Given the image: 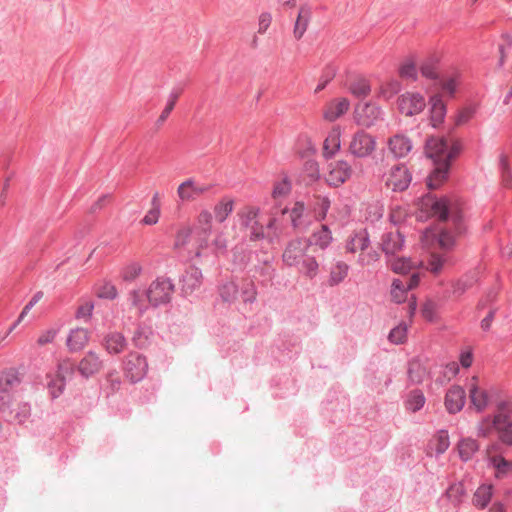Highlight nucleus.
I'll use <instances>...</instances> for the list:
<instances>
[{
	"instance_id": "nucleus-1",
	"label": "nucleus",
	"mask_w": 512,
	"mask_h": 512,
	"mask_svg": "<svg viewBox=\"0 0 512 512\" xmlns=\"http://www.w3.org/2000/svg\"><path fill=\"white\" fill-rule=\"evenodd\" d=\"M419 209L428 217L436 218L439 221L451 223L453 231L441 230L436 234L432 230H426L421 241L424 246L436 245L443 251L451 250L456 243V236L463 232L462 226V204L456 196H436L427 194L418 203Z\"/></svg>"
},
{
	"instance_id": "nucleus-2",
	"label": "nucleus",
	"mask_w": 512,
	"mask_h": 512,
	"mask_svg": "<svg viewBox=\"0 0 512 512\" xmlns=\"http://www.w3.org/2000/svg\"><path fill=\"white\" fill-rule=\"evenodd\" d=\"M310 243L307 239L296 238L288 242L282 260L288 267H296L308 279H313L319 272V263L315 257L307 254Z\"/></svg>"
},
{
	"instance_id": "nucleus-3",
	"label": "nucleus",
	"mask_w": 512,
	"mask_h": 512,
	"mask_svg": "<svg viewBox=\"0 0 512 512\" xmlns=\"http://www.w3.org/2000/svg\"><path fill=\"white\" fill-rule=\"evenodd\" d=\"M470 408L477 413L488 409L492 403L495 389L487 387L477 376H473L467 383Z\"/></svg>"
},
{
	"instance_id": "nucleus-4",
	"label": "nucleus",
	"mask_w": 512,
	"mask_h": 512,
	"mask_svg": "<svg viewBox=\"0 0 512 512\" xmlns=\"http://www.w3.org/2000/svg\"><path fill=\"white\" fill-rule=\"evenodd\" d=\"M427 106L424 95L415 91H406L396 99V109L404 117H414L422 113Z\"/></svg>"
},
{
	"instance_id": "nucleus-5",
	"label": "nucleus",
	"mask_w": 512,
	"mask_h": 512,
	"mask_svg": "<svg viewBox=\"0 0 512 512\" xmlns=\"http://www.w3.org/2000/svg\"><path fill=\"white\" fill-rule=\"evenodd\" d=\"M174 292V285L169 278L158 277L151 282L146 290L148 302L152 306L166 304L171 300Z\"/></svg>"
},
{
	"instance_id": "nucleus-6",
	"label": "nucleus",
	"mask_w": 512,
	"mask_h": 512,
	"mask_svg": "<svg viewBox=\"0 0 512 512\" xmlns=\"http://www.w3.org/2000/svg\"><path fill=\"white\" fill-rule=\"evenodd\" d=\"M376 148V138L363 130H359L352 135L348 151L356 158H367L376 151Z\"/></svg>"
},
{
	"instance_id": "nucleus-7",
	"label": "nucleus",
	"mask_w": 512,
	"mask_h": 512,
	"mask_svg": "<svg viewBox=\"0 0 512 512\" xmlns=\"http://www.w3.org/2000/svg\"><path fill=\"white\" fill-rule=\"evenodd\" d=\"M412 180L409 169L404 164H397L385 175V186L393 191H404Z\"/></svg>"
},
{
	"instance_id": "nucleus-8",
	"label": "nucleus",
	"mask_w": 512,
	"mask_h": 512,
	"mask_svg": "<svg viewBox=\"0 0 512 512\" xmlns=\"http://www.w3.org/2000/svg\"><path fill=\"white\" fill-rule=\"evenodd\" d=\"M148 370V364L144 357L136 353H130L124 364V373L132 383L142 380Z\"/></svg>"
},
{
	"instance_id": "nucleus-9",
	"label": "nucleus",
	"mask_w": 512,
	"mask_h": 512,
	"mask_svg": "<svg viewBox=\"0 0 512 512\" xmlns=\"http://www.w3.org/2000/svg\"><path fill=\"white\" fill-rule=\"evenodd\" d=\"M382 109L371 102L359 104L354 109V119L357 124L365 127L373 126L381 117Z\"/></svg>"
},
{
	"instance_id": "nucleus-10",
	"label": "nucleus",
	"mask_w": 512,
	"mask_h": 512,
	"mask_svg": "<svg viewBox=\"0 0 512 512\" xmlns=\"http://www.w3.org/2000/svg\"><path fill=\"white\" fill-rule=\"evenodd\" d=\"M425 153L434 163H450L452 153L443 138L431 137L426 141Z\"/></svg>"
},
{
	"instance_id": "nucleus-11",
	"label": "nucleus",
	"mask_w": 512,
	"mask_h": 512,
	"mask_svg": "<svg viewBox=\"0 0 512 512\" xmlns=\"http://www.w3.org/2000/svg\"><path fill=\"white\" fill-rule=\"evenodd\" d=\"M352 171V167L347 161H334L329 164L326 180L329 185L338 187L351 177Z\"/></svg>"
},
{
	"instance_id": "nucleus-12",
	"label": "nucleus",
	"mask_w": 512,
	"mask_h": 512,
	"mask_svg": "<svg viewBox=\"0 0 512 512\" xmlns=\"http://www.w3.org/2000/svg\"><path fill=\"white\" fill-rule=\"evenodd\" d=\"M210 187L200 184L194 179L183 181L177 188V196L182 202H193L200 196L206 194Z\"/></svg>"
},
{
	"instance_id": "nucleus-13",
	"label": "nucleus",
	"mask_w": 512,
	"mask_h": 512,
	"mask_svg": "<svg viewBox=\"0 0 512 512\" xmlns=\"http://www.w3.org/2000/svg\"><path fill=\"white\" fill-rule=\"evenodd\" d=\"M73 374V364L69 361H63L58 366V371L54 378L48 382V389L52 397L56 398L62 394L65 381Z\"/></svg>"
},
{
	"instance_id": "nucleus-14",
	"label": "nucleus",
	"mask_w": 512,
	"mask_h": 512,
	"mask_svg": "<svg viewBox=\"0 0 512 512\" xmlns=\"http://www.w3.org/2000/svg\"><path fill=\"white\" fill-rule=\"evenodd\" d=\"M387 147L395 158H404L411 152L413 144L407 135L396 133L388 138Z\"/></svg>"
},
{
	"instance_id": "nucleus-15",
	"label": "nucleus",
	"mask_w": 512,
	"mask_h": 512,
	"mask_svg": "<svg viewBox=\"0 0 512 512\" xmlns=\"http://www.w3.org/2000/svg\"><path fill=\"white\" fill-rule=\"evenodd\" d=\"M419 284L418 274H413L409 280L403 281L401 279H395L392 282L390 291L391 299L395 303H402L407 300L408 290L413 289Z\"/></svg>"
},
{
	"instance_id": "nucleus-16",
	"label": "nucleus",
	"mask_w": 512,
	"mask_h": 512,
	"mask_svg": "<svg viewBox=\"0 0 512 512\" xmlns=\"http://www.w3.org/2000/svg\"><path fill=\"white\" fill-rule=\"evenodd\" d=\"M259 215V208L254 206L243 207L239 212L238 216L241 223L249 227L252 231V236L258 239L263 236V228L258 224L257 217Z\"/></svg>"
},
{
	"instance_id": "nucleus-17",
	"label": "nucleus",
	"mask_w": 512,
	"mask_h": 512,
	"mask_svg": "<svg viewBox=\"0 0 512 512\" xmlns=\"http://www.w3.org/2000/svg\"><path fill=\"white\" fill-rule=\"evenodd\" d=\"M466 401L465 390L458 385L451 386L445 396V407L451 414L460 412Z\"/></svg>"
},
{
	"instance_id": "nucleus-18",
	"label": "nucleus",
	"mask_w": 512,
	"mask_h": 512,
	"mask_svg": "<svg viewBox=\"0 0 512 512\" xmlns=\"http://www.w3.org/2000/svg\"><path fill=\"white\" fill-rule=\"evenodd\" d=\"M350 108L347 98H336L329 101L323 108V118L328 122H334L343 116Z\"/></svg>"
},
{
	"instance_id": "nucleus-19",
	"label": "nucleus",
	"mask_w": 512,
	"mask_h": 512,
	"mask_svg": "<svg viewBox=\"0 0 512 512\" xmlns=\"http://www.w3.org/2000/svg\"><path fill=\"white\" fill-rule=\"evenodd\" d=\"M90 331L83 327H76L69 331L66 339V345L70 351H80L88 343Z\"/></svg>"
},
{
	"instance_id": "nucleus-20",
	"label": "nucleus",
	"mask_w": 512,
	"mask_h": 512,
	"mask_svg": "<svg viewBox=\"0 0 512 512\" xmlns=\"http://www.w3.org/2000/svg\"><path fill=\"white\" fill-rule=\"evenodd\" d=\"M429 120L432 127L437 128L445 119L446 106L442 100L441 95L435 94L429 99Z\"/></svg>"
},
{
	"instance_id": "nucleus-21",
	"label": "nucleus",
	"mask_w": 512,
	"mask_h": 512,
	"mask_svg": "<svg viewBox=\"0 0 512 512\" xmlns=\"http://www.w3.org/2000/svg\"><path fill=\"white\" fill-rule=\"evenodd\" d=\"M202 280V271L198 267L191 266L182 277V289L185 293H192L200 287Z\"/></svg>"
},
{
	"instance_id": "nucleus-22",
	"label": "nucleus",
	"mask_w": 512,
	"mask_h": 512,
	"mask_svg": "<svg viewBox=\"0 0 512 512\" xmlns=\"http://www.w3.org/2000/svg\"><path fill=\"white\" fill-rule=\"evenodd\" d=\"M235 207V200L232 197H222L213 207V216L218 223L225 222L232 214Z\"/></svg>"
},
{
	"instance_id": "nucleus-23",
	"label": "nucleus",
	"mask_w": 512,
	"mask_h": 512,
	"mask_svg": "<svg viewBox=\"0 0 512 512\" xmlns=\"http://www.w3.org/2000/svg\"><path fill=\"white\" fill-rule=\"evenodd\" d=\"M102 368V362L100 361L97 354L94 352H88L86 356L80 361L78 370L85 376H91L100 371Z\"/></svg>"
},
{
	"instance_id": "nucleus-24",
	"label": "nucleus",
	"mask_w": 512,
	"mask_h": 512,
	"mask_svg": "<svg viewBox=\"0 0 512 512\" xmlns=\"http://www.w3.org/2000/svg\"><path fill=\"white\" fill-rule=\"evenodd\" d=\"M403 246V236L398 231H391L382 237V249L386 254H395Z\"/></svg>"
},
{
	"instance_id": "nucleus-25",
	"label": "nucleus",
	"mask_w": 512,
	"mask_h": 512,
	"mask_svg": "<svg viewBox=\"0 0 512 512\" xmlns=\"http://www.w3.org/2000/svg\"><path fill=\"white\" fill-rule=\"evenodd\" d=\"M497 432L499 439L506 445H512V420L505 414H496Z\"/></svg>"
},
{
	"instance_id": "nucleus-26",
	"label": "nucleus",
	"mask_w": 512,
	"mask_h": 512,
	"mask_svg": "<svg viewBox=\"0 0 512 512\" xmlns=\"http://www.w3.org/2000/svg\"><path fill=\"white\" fill-rule=\"evenodd\" d=\"M369 245L368 233L366 230L354 232L346 242V251L356 253L365 250Z\"/></svg>"
},
{
	"instance_id": "nucleus-27",
	"label": "nucleus",
	"mask_w": 512,
	"mask_h": 512,
	"mask_svg": "<svg viewBox=\"0 0 512 512\" xmlns=\"http://www.w3.org/2000/svg\"><path fill=\"white\" fill-rule=\"evenodd\" d=\"M435 168L427 178L429 189H437L446 180L450 163H434Z\"/></svg>"
},
{
	"instance_id": "nucleus-28",
	"label": "nucleus",
	"mask_w": 512,
	"mask_h": 512,
	"mask_svg": "<svg viewBox=\"0 0 512 512\" xmlns=\"http://www.w3.org/2000/svg\"><path fill=\"white\" fill-rule=\"evenodd\" d=\"M311 18V10L306 6H301L294 24V38L300 40L305 34Z\"/></svg>"
},
{
	"instance_id": "nucleus-29",
	"label": "nucleus",
	"mask_w": 512,
	"mask_h": 512,
	"mask_svg": "<svg viewBox=\"0 0 512 512\" xmlns=\"http://www.w3.org/2000/svg\"><path fill=\"white\" fill-rule=\"evenodd\" d=\"M398 73L404 80L416 81L418 78L416 57L414 55L406 57L400 64Z\"/></svg>"
},
{
	"instance_id": "nucleus-30",
	"label": "nucleus",
	"mask_w": 512,
	"mask_h": 512,
	"mask_svg": "<svg viewBox=\"0 0 512 512\" xmlns=\"http://www.w3.org/2000/svg\"><path fill=\"white\" fill-rule=\"evenodd\" d=\"M402 88L401 82L395 78L382 81L377 89V97L389 100L400 92Z\"/></svg>"
},
{
	"instance_id": "nucleus-31",
	"label": "nucleus",
	"mask_w": 512,
	"mask_h": 512,
	"mask_svg": "<svg viewBox=\"0 0 512 512\" xmlns=\"http://www.w3.org/2000/svg\"><path fill=\"white\" fill-rule=\"evenodd\" d=\"M441 59L439 53L428 55L420 64V72L423 77L428 79H436L438 77L437 65Z\"/></svg>"
},
{
	"instance_id": "nucleus-32",
	"label": "nucleus",
	"mask_w": 512,
	"mask_h": 512,
	"mask_svg": "<svg viewBox=\"0 0 512 512\" xmlns=\"http://www.w3.org/2000/svg\"><path fill=\"white\" fill-rule=\"evenodd\" d=\"M341 130L333 127L327 138L324 140L323 153L326 157H332L341 147Z\"/></svg>"
},
{
	"instance_id": "nucleus-33",
	"label": "nucleus",
	"mask_w": 512,
	"mask_h": 512,
	"mask_svg": "<svg viewBox=\"0 0 512 512\" xmlns=\"http://www.w3.org/2000/svg\"><path fill=\"white\" fill-rule=\"evenodd\" d=\"M493 496V485L482 484L475 491L472 504L478 509H484L487 507Z\"/></svg>"
},
{
	"instance_id": "nucleus-34",
	"label": "nucleus",
	"mask_w": 512,
	"mask_h": 512,
	"mask_svg": "<svg viewBox=\"0 0 512 512\" xmlns=\"http://www.w3.org/2000/svg\"><path fill=\"white\" fill-rule=\"evenodd\" d=\"M311 245L318 246L320 249L327 248L332 241V233L327 225H321L318 231H315L309 239Z\"/></svg>"
},
{
	"instance_id": "nucleus-35",
	"label": "nucleus",
	"mask_w": 512,
	"mask_h": 512,
	"mask_svg": "<svg viewBox=\"0 0 512 512\" xmlns=\"http://www.w3.org/2000/svg\"><path fill=\"white\" fill-rule=\"evenodd\" d=\"M20 376L16 369L9 368L0 372V390L10 392L11 389L19 385Z\"/></svg>"
},
{
	"instance_id": "nucleus-36",
	"label": "nucleus",
	"mask_w": 512,
	"mask_h": 512,
	"mask_svg": "<svg viewBox=\"0 0 512 512\" xmlns=\"http://www.w3.org/2000/svg\"><path fill=\"white\" fill-rule=\"evenodd\" d=\"M446 262V257L435 252H431L426 263L420 262L419 264L425 267V269L430 273L438 275L443 270Z\"/></svg>"
},
{
	"instance_id": "nucleus-37",
	"label": "nucleus",
	"mask_w": 512,
	"mask_h": 512,
	"mask_svg": "<svg viewBox=\"0 0 512 512\" xmlns=\"http://www.w3.org/2000/svg\"><path fill=\"white\" fill-rule=\"evenodd\" d=\"M104 345L109 353L118 354L126 347V341L120 333H110L105 337Z\"/></svg>"
},
{
	"instance_id": "nucleus-38",
	"label": "nucleus",
	"mask_w": 512,
	"mask_h": 512,
	"mask_svg": "<svg viewBox=\"0 0 512 512\" xmlns=\"http://www.w3.org/2000/svg\"><path fill=\"white\" fill-rule=\"evenodd\" d=\"M426 402V398L421 390H412L407 395L405 407L408 411L415 413L422 409Z\"/></svg>"
},
{
	"instance_id": "nucleus-39",
	"label": "nucleus",
	"mask_w": 512,
	"mask_h": 512,
	"mask_svg": "<svg viewBox=\"0 0 512 512\" xmlns=\"http://www.w3.org/2000/svg\"><path fill=\"white\" fill-rule=\"evenodd\" d=\"M490 461L497 478L501 479L512 473V461H508L502 456H493Z\"/></svg>"
},
{
	"instance_id": "nucleus-40",
	"label": "nucleus",
	"mask_w": 512,
	"mask_h": 512,
	"mask_svg": "<svg viewBox=\"0 0 512 512\" xmlns=\"http://www.w3.org/2000/svg\"><path fill=\"white\" fill-rule=\"evenodd\" d=\"M496 414L493 417L487 416L482 418L476 425L478 437H489L494 430H497Z\"/></svg>"
},
{
	"instance_id": "nucleus-41",
	"label": "nucleus",
	"mask_w": 512,
	"mask_h": 512,
	"mask_svg": "<svg viewBox=\"0 0 512 512\" xmlns=\"http://www.w3.org/2000/svg\"><path fill=\"white\" fill-rule=\"evenodd\" d=\"M349 91L358 98H364L370 94L371 85L367 79L359 77L350 83Z\"/></svg>"
},
{
	"instance_id": "nucleus-42",
	"label": "nucleus",
	"mask_w": 512,
	"mask_h": 512,
	"mask_svg": "<svg viewBox=\"0 0 512 512\" xmlns=\"http://www.w3.org/2000/svg\"><path fill=\"white\" fill-rule=\"evenodd\" d=\"M429 372L425 366L419 362H412L409 365L408 377L414 384H421L428 377Z\"/></svg>"
},
{
	"instance_id": "nucleus-43",
	"label": "nucleus",
	"mask_w": 512,
	"mask_h": 512,
	"mask_svg": "<svg viewBox=\"0 0 512 512\" xmlns=\"http://www.w3.org/2000/svg\"><path fill=\"white\" fill-rule=\"evenodd\" d=\"M478 448L479 445L476 440L471 438L463 439L458 443L459 456L464 461L471 459Z\"/></svg>"
},
{
	"instance_id": "nucleus-44",
	"label": "nucleus",
	"mask_w": 512,
	"mask_h": 512,
	"mask_svg": "<svg viewBox=\"0 0 512 512\" xmlns=\"http://www.w3.org/2000/svg\"><path fill=\"white\" fill-rule=\"evenodd\" d=\"M240 282L227 281L220 288V296L225 302H234L238 298Z\"/></svg>"
},
{
	"instance_id": "nucleus-45",
	"label": "nucleus",
	"mask_w": 512,
	"mask_h": 512,
	"mask_svg": "<svg viewBox=\"0 0 512 512\" xmlns=\"http://www.w3.org/2000/svg\"><path fill=\"white\" fill-rule=\"evenodd\" d=\"M450 445L449 435L447 431H439L431 440L430 448L435 450L436 453H444Z\"/></svg>"
},
{
	"instance_id": "nucleus-46",
	"label": "nucleus",
	"mask_w": 512,
	"mask_h": 512,
	"mask_svg": "<svg viewBox=\"0 0 512 512\" xmlns=\"http://www.w3.org/2000/svg\"><path fill=\"white\" fill-rule=\"evenodd\" d=\"M192 232H193V230H192L191 226H189V225L181 226L177 230L176 235H175L174 248L181 249V248L185 247L190 242Z\"/></svg>"
},
{
	"instance_id": "nucleus-47",
	"label": "nucleus",
	"mask_w": 512,
	"mask_h": 512,
	"mask_svg": "<svg viewBox=\"0 0 512 512\" xmlns=\"http://www.w3.org/2000/svg\"><path fill=\"white\" fill-rule=\"evenodd\" d=\"M43 298V292H37L31 300L25 305L17 320L10 326L8 330V334H10L14 329L25 319L29 311Z\"/></svg>"
},
{
	"instance_id": "nucleus-48",
	"label": "nucleus",
	"mask_w": 512,
	"mask_h": 512,
	"mask_svg": "<svg viewBox=\"0 0 512 512\" xmlns=\"http://www.w3.org/2000/svg\"><path fill=\"white\" fill-rule=\"evenodd\" d=\"M331 202L328 197L322 195L315 196L314 211L318 220H324L330 208Z\"/></svg>"
},
{
	"instance_id": "nucleus-49",
	"label": "nucleus",
	"mask_w": 512,
	"mask_h": 512,
	"mask_svg": "<svg viewBox=\"0 0 512 512\" xmlns=\"http://www.w3.org/2000/svg\"><path fill=\"white\" fill-rule=\"evenodd\" d=\"M129 301L131 302V305L140 313L142 314L148 307V300L146 293H142L138 290H133L129 295Z\"/></svg>"
},
{
	"instance_id": "nucleus-50",
	"label": "nucleus",
	"mask_w": 512,
	"mask_h": 512,
	"mask_svg": "<svg viewBox=\"0 0 512 512\" xmlns=\"http://www.w3.org/2000/svg\"><path fill=\"white\" fill-rule=\"evenodd\" d=\"M291 188V182L289 181L288 178L285 177L274 184L272 190V197L275 200L287 197L291 192Z\"/></svg>"
},
{
	"instance_id": "nucleus-51",
	"label": "nucleus",
	"mask_w": 512,
	"mask_h": 512,
	"mask_svg": "<svg viewBox=\"0 0 512 512\" xmlns=\"http://www.w3.org/2000/svg\"><path fill=\"white\" fill-rule=\"evenodd\" d=\"M349 266L344 262H338L333 269L331 270L330 274V281L331 284H339L342 282L345 277L348 274Z\"/></svg>"
},
{
	"instance_id": "nucleus-52",
	"label": "nucleus",
	"mask_w": 512,
	"mask_h": 512,
	"mask_svg": "<svg viewBox=\"0 0 512 512\" xmlns=\"http://www.w3.org/2000/svg\"><path fill=\"white\" fill-rule=\"evenodd\" d=\"M390 266L395 273L406 274L412 268L416 267V264L412 263L411 260L402 257L391 260Z\"/></svg>"
},
{
	"instance_id": "nucleus-53",
	"label": "nucleus",
	"mask_w": 512,
	"mask_h": 512,
	"mask_svg": "<svg viewBox=\"0 0 512 512\" xmlns=\"http://www.w3.org/2000/svg\"><path fill=\"white\" fill-rule=\"evenodd\" d=\"M121 387V378L117 372H111L106 377V385L104 387V391L107 396L112 395L119 391Z\"/></svg>"
},
{
	"instance_id": "nucleus-54",
	"label": "nucleus",
	"mask_w": 512,
	"mask_h": 512,
	"mask_svg": "<svg viewBox=\"0 0 512 512\" xmlns=\"http://www.w3.org/2000/svg\"><path fill=\"white\" fill-rule=\"evenodd\" d=\"M213 213L208 209H202L197 215V225L204 232H209L212 228Z\"/></svg>"
},
{
	"instance_id": "nucleus-55",
	"label": "nucleus",
	"mask_w": 512,
	"mask_h": 512,
	"mask_svg": "<svg viewBox=\"0 0 512 512\" xmlns=\"http://www.w3.org/2000/svg\"><path fill=\"white\" fill-rule=\"evenodd\" d=\"M477 111V105L470 104L468 106L463 107L456 118V124L457 125H464L468 123L476 114Z\"/></svg>"
},
{
	"instance_id": "nucleus-56",
	"label": "nucleus",
	"mask_w": 512,
	"mask_h": 512,
	"mask_svg": "<svg viewBox=\"0 0 512 512\" xmlns=\"http://www.w3.org/2000/svg\"><path fill=\"white\" fill-rule=\"evenodd\" d=\"M160 215L159 202L157 200V196L155 195L152 199V208L148 211V213L143 218V222L147 225L156 224L158 222Z\"/></svg>"
},
{
	"instance_id": "nucleus-57",
	"label": "nucleus",
	"mask_w": 512,
	"mask_h": 512,
	"mask_svg": "<svg viewBox=\"0 0 512 512\" xmlns=\"http://www.w3.org/2000/svg\"><path fill=\"white\" fill-rule=\"evenodd\" d=\"M58 333L59 328L54 327L42 331L37 338V344L39 346H45L47 344L52 343L57 337Z\"/></svg>"
},
{
	"instance_id": "nucleus-58",
	"label": "nucleus",
	"mask_w": 512,
	"mask_h": 512,
	"mask_svg": "<svg viewBox=\"0 0 512 512\" xmlns=\"http://www.w3.org/2000/svg\"><path fill=\"white\" fill-rule=\"evenodd\" d=\"M93 309L94 305L91 301H84L77 308L75 316L78 320L86 322L90 319Z\"/></svg>"
},
{
	"instance_id": "nucleus-59",
	"label": "nucleus",
	"mask_w": 512,
	"mask_h": 512,
	"mask_svg": "<svg viewBox=\"0 0 512 512\" xmlns=\"http://www.w3.org/2000/svg\"><path fill=\"white\" fill-rule=\"evenodd\" d=\"M475 280L473 277H464L462 279H459L454 285H453V294L455 296H460L463 293H465L469 288H471L474 284Z\"/></svg>"
},
{
	"instance_id": "nucleus-60",
	"label": "nucleus",
	"mask_w": 512,
	"mask_h": 512,
	"mask_svg": "<svg viewBox=\"0 0 512 512\" xmlns=\"http://www.w3.org/2000/svg\"><path fill=\"white\" fill-rule=\"evenodd\" d=\"M240 288L242 290V298L244 302H251L255 299L256 291L251 281L241 280Z\"/></svg>"
},
{
	"instance_id": "nucleus-61",
	"label": "nucleus",
	"mask_w": 512,
	"mask_h": 512,
	"mask_svg": "<svg viewBox=\"0 0 512 512\" xmlns=\"http://www.w3.org/2000/svg\"><path fill=\"white\" fill-rule=\"evenodd\" d=\"M407 336V326L400 324L395 327L389 334V339L395 344H401L405 341Z\"/></svg>"
},
{
	"instance_id": "nucleus-62",
	"label": "nucleus",
	"mask_w": 512,
	"mask_h": 512,
	"mask_svg": "<svg viewBox=\"0 0 512 512\" xmlns=\"http://www.w3.org/2000/svg\"><path fill=\"white\" fill-rule=\"evenodd\" d=\"M465 493V489L463 484L456 483L451 485L447 490V496L448 498L455 504L459 503L461 501L462 496Z\"/></svg>"
},
{
	"instance_id": "nucleus-63",
	"label": "nucleus",
	"mask_w": 512,
	"mask_h": 512,
	"mask_svg": "<svg viewBox=\"0 0 512 512\" xmlns=\"http://www.w3.org/2000/svg\"><path fill=\"white\" fill-rule=\"evenodd\" d=\"M499 165L502 172V182L506 187H509L512 182V173L509 169L508 160L505 155H501Z\"/></svg>"
},
{
	"instance_id": "nucleus-64",
	"label": "nucleus",
	"mask_w": 512,
	"mask_h": 512,
	"mask_svg": "<svg viewBox=\"0 0 512 512\" xmlns=\"http://www.w3.org/2000/svg\"><path fill=\"white\" fill-rule=\"evenodd\" d=\"M142 271V268L137 263H132L130 265H127L123 271H122V278L125 281H133L136 279Z\"/></svg>"
}]
</instances>
